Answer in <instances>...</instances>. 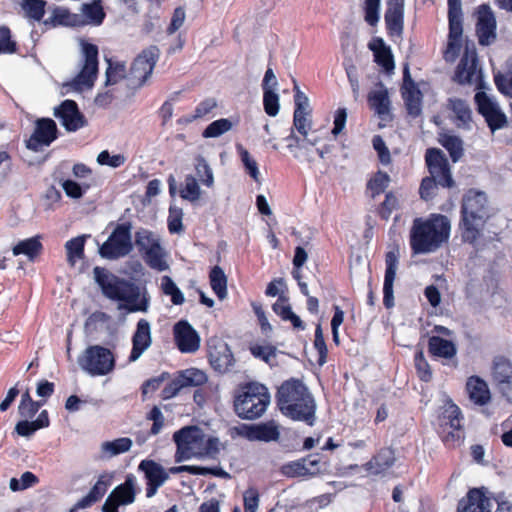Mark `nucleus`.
Returning a JSON list of instances; mask_svg holds the SVG:
<instances>
[{
  "label": "nucleus",
  "instance_id": "f257e3e1",
  "mask_svg": "<svg viewBox=\"0 0 512 512\" xmlns=\"http://www.w3.org/2000/svg\"><path fill=\"white\" fill-rule=\"evenodd\" d=\"M277 405L286 417L312 426L315 422L316 403L307 386L299 379L284 381L276 393Z\"/></svg>",
  "mask_w": 512,
  "mask_h": 512
},
{
  "label": "nucleus",
  "instance_id": "f03ea898",
  "mask_svg": "<svg viewBox=\"0 0 512 512\" xmlns=\"http://www.w3.org/2000/svg\"><path fill=\"white\" fill-rule=\"evenodd\" d=\"M451 224L443 214H430L413 220L409 243L413 254H427L438 250L450 236Z\"/></svg>",
  "mask_w": 512,
  "mask_h": 512
},
{
  "label": "nucleus",
  "instance_id": "7ed1b4c3",
  "mask_svg": "<svg viewBox=\"0 0 512 512\" xmlns=\"http://www.w3.org/2000/svg\"><path fill=\"white\" fill-rule=\"evenodd\" d=\"M176 445L175 462L180 463L191 458L216 459L222 444L218 437L207 435L197 425L184 426L173 434Z\"/></svg>",
  "mask_w": 512,
  "mask_h": 512
},
{
  "label": "nucleus",
  "instance_id": "20e7f679",
  "mask_svg": "<svg viewBox=\"0 0 512 512\" xmlns=\"http://www.w3.org/2000/svg\"><path fill=\"white\" fill-rule=\"evenodd\" d=\"M271 402L268 388L249 381L238 385L233 395V410L243 420H256L264 415Z\"/></svg>",
  "mask_w": 512,
  "mask_h": 512
},
{
  "label": "nucleus",
  "instance_id": "39448f33",
  "mask_svg": "<svg viewBox=\"0 0 512 512\" xmlns=\"http://www.w3.org/2000/svg\"><path fill=\"white\" fill-rule=\"evenodd\" d=\"M425 161L431 176L422 179L419 194L423 200L428 201L436 196L438 185L444 188H451L455 183L448 160L442 150L439 148H428L425 153Z\"/></svg>",
  "mask_w": 512,
  "mask_h": 512
},
{
  "label": "nucleus",
  "instance_id": "423d86ee",
  "mask_svg": "<svg viewBox=\"0 0 512 512\" xmlns=\"http://www.w3.org/2000/svg\"><path fill=\"white\" fill-rule=\"evenodd\" d=\"M463 419L460 408L448 400L443 406L442 412L438 415V435L448 449L459 447L464 439L465 433L461 421Z\"/></svg>",
  "mask_w": 512,
  "mask_h": 512
},
{
  "label": "nucleus",
  "instance_id": "0eeeda50",
  "mask_svg": "<svg viewBox=\"0 0 512 512\" xmlns=\"http://www.w3.org/2000/svg\"><path fill=\"white\" fill-rule=\"evenodd\" d=\"M78 364L90 376H105L115 369L116 356L102 345H90L78 357Z\"/></svg>",
  "mask_w": 512,
  "mask_h": 512
},
{
  "label": "nucleus",
  "instance_id": "6e6552de",
  "mask_svg": "<svg viewBox=\"0 0 512 512\" xmlns=\"http://www.w3.org/2000/svg\"><path fill=\"white\" fill-rule=\"evenodd\" d=\"M135 245L145 263L157 271H165L168 264L165 261V251L160 238L148 229L141 228L135 232Z\"/></svg>",
  "mask_w": 512,
  "mask_h": 512
},
{
  "label": "nucleus",
  "instance_id": "1a4fd4ad",
  "mask_svg": "<svg viewBox=\"0 0 512 512\" xmlns=\"http://www.w3.org/2000/svg\"><path fill=\"white\" fill-rule=\"evenodd\" d=\"M132 250V224L127 221L116 225L98 252L103 259L118 260L129 255Z\"/></svg>",
  "mask_w": 512,
  "mask_h": 512
},
{
  "label": "nucleus",
  "instance_id": "9d476101",
  "mask_svg": "<svg viewBox=\"0 0 512 512\" xmlns=\"http://www.w3.org/2000/svg\"><path fill=\"white\" fill-rule=\"evenodd\" d=\"M95 280L101 287L103 294L117 301L131 302L137 293L132 283L108 273L104 268H94Z\"/></svg>",
  "mask_w": 512,
  "mask_h": 512
},
{
  "label": "nucleus",
  "instance_id": "9b49d317",
  "mask_svg": "<svg viewBox=\"0 0 512 512\" xmlns=\"http://www.w3.org/2000/svg\"><path fill=\"white\" fill-rule=\"evenodd\" d=\"M208 381L206 373L197 368H188L177 371L174 376L167 380V383L161 390V398L169 400L176 397L185 388L201 387Z\"/></svg>",
  "mask_w": 512,
  "mask_h": 512
},
{
  "label": "nucleus",
  "instance_id": "f8f14e48",
  "mask_svg": "<svg viewBox=\"0 0 512 512\" xmlns=\"http://www.w3.org/2000/svg\"><path fill=\"white\" fill-rule=\"evenodd\" d=\"M159 57V48L156 45H151L143 49L133 60L129 74L138 86L143 85L151 76Z\"/></svg>",
  "mask_w": 512,
  "mask_h": 512
},
{
  "label": "nucleus",
  "instance_id": "ddd939ff",
  "mask_svg": "<svg viewBox=\"0 0 512 512\" xmlns=\"http://www.w3.org/2000/svg\"><path fill=\"white\" fill-rule=\"evenodd\" d=\"M135 497V477L133 474H129L125 481L116 486L108 495L102 506V512H119L120 506L132 504Z\"/></svg>",
  "mask_w": 512,
  "mask_h": 512
},
{
  "label": "nucleus",
  "instance_id": "4468645a",
  "mask_svg": "<svg viewBox=\"0 0 512 512\" xmlns=\"http://www.w3.org/2000/svg\"><path fill=\"white\" fill-rule=\"evenodd\" d=\"M173 341L177 349L183 354L196 353L201 345V338L196 329L185 319L173 325Z\"/></svg>",
  "mask_w": 512,
  "mask_h": 512
},
{
  "label": "nucleus",
  "instance_id": "2eb2a0df",
  "mask_svg": "<svg viewBox=\"0 0 512 512\" xmlns=\"http://www.w3.org/2000/svg\"><path fill=\"white\" fill-rule=\"evenodd\" d=\"M477 111L481 114L492 132L507 125L506 115L501 111L498 104L490 99L483 91L476 92L474 96Z\"/></svg>",
  "mask_w": 512,
  "mask_h": 512
},
{
  "label": "nucleus",
  "instance_id": "dca6fc26",
  "mask_svg": "<svg viewBox=\"0 0 512 512\" xmlns=\"http://www.w3.org/2000/svg\"><path fill=\"white\" fill-rule=\"evenodd\" d=\"M84 63L73 84L77 89L92 87L98 73V47L95 44L83 43Z\"/></svg>",
  "mask_w": 512,
  "mask_h": 512
},
{
  "label": "nucleus",
  "instance_id": "f3484780",
  "mask_svg": "<svg viewBox=\"0 0 512 512\" xmlns=\"http://www.w3.org/2000/svg\"><path fill=\"white\" fill-rule=\"evenodd\" d=\"M58 138V128L51 118H40L35 122L34 131L26 141V147L34 152L49 146Z\"/></svg>",
  "mask_w": 512,
  "mask_h": 512
},
{
  "label": "nucleus",
  "instance_id": "a211bd4d",
  "mask_svg": "<svg viewBox=\"0 0 512 512\" xmlns=\"http://www.w3.org/2000/svg\"><path fill=\"white\" fill-rule=\"evenodd\" d=\"M54 116L59 119L67 132H76L88 125V121L80 111L78 104L71 99H66L55 107Z\"/></svg>",
  "mask_w": 512,
  "mask_h": 512
},
{
  "label": "nucleus",
  "instance_id": "6ab92c4d",
  "mask_svg": "<svg viewBox=\"0 0 512 512\" xmlns=\"http://www.w3.org/2000/svg\"><path fill=\"white\" fill-rule=\"evenodd\" d=\"M293 92H294V113H293V126L304 138L307 137L311 129L312 121L310 119L311 109L309 107V99L304 92H302L293 79Z\"/></svg>",
  "mask_w": 512,
  "mask_h": 512
},
{
  "label": "nucleus",
  "instance_id": "aec40b11",
  "mask_svg": "<svg viewBox=\"0 0 512 512\" xmlns=\"http://www.w3.org/2000/svg\"><path fill=\"white\" fill-rule=\"evenodd\" d=\"M138 470L144 473L147 498L155 496L158 489L168 480V472L154 460H142L138 465Z\"/></svg>",
  "mask_w": 512,
  "mask_h": 512
},
{
  "label": "nucleus",
  "instance_id": "412c9836",
  "mask_svg": "<svg viewBox=\"0 0 512 512\" xmlns=\"http://www.w3.org/2000/svg\"><path fill=\"white\" fill-rule=\"evenodd\" d=\"M495 15L487 4H482L477 9L476 35L482 46H488L496 40Z\"/></svg>",
  "mask_w": 512,
  "mask_h": 512
},
{
  "label": "nucleus",
  "instance_id": "4be33fe9",
  "mask_svg": "<svg viewBox=\"0 0 512 512\" xmlns=\"http://www.w3.org/2000/svg\"><path fill=\"white\" fill-rule=\"evenodd\" d=\"M401 94L407 113L413 118L420 116L422 112V93L412 79L408 66H405L403 70Z\"/></svg>",
  "mask_w": 512,
  "mask_h": 512
},
{
  "label": "nucleus",
  "instance_id": "5701e85b",
  "mask_svg": "<svg viewBox=\"0 0 512 512\" xmlns=\"http://www.w3.org/2000/svg\"><path fill=\"white\" fill-rule=\"evenodd\" d=\"M399 263L398 248L390 250L385 254V275L383 284V304L387 309L394 306L393 285Z\"/></svg>",
  "mask_w": 512,
  "mask_h": 512
},
{
  "label": "nucleus",
  "instance_id": "b1692460",
  "mask_svg": "<svg viewBox=\"0 0 512 512\" xmlns=\"http://www.w3.org/2000/svg\"><path fill=\"white\" fill-rule=\"evenodd\" d=\"M493 499L486 495L485 489L471 488L457 506V512H491Z\"/></svg>",
  "mask_w": 512,
  "mask_h": 512
},
{
  "label": "nucleus",
  "instance_id": "393cba45",
  "mask_svg": "<svg viewBox=\"0 0 512 512\" xmlns=\"http://www.w3.org/2000/svg\"><path fill=\"white\" fill-rule=\"evenodd\" d=\"M478 57L475 47L466 45L464 53L456 67L454 81L458 84L471 83L477 71Z\"/></svg>",
  "mask_w": 512,
  "mask_h": 512
},
{
  "label": "nucleus",
  "instance_id": "a878e982",
  "mask_svg": "<svg viewBox=\"0 0 512 512\" xmlns=\"http://www.w3.org/2000/svg\"><path fill=\"white\" fill-rule=\"evenodd\" d=\"M152 344L151 325L148 320L140 319L136 324V330L132 335V349L129 355V362H134Z\"/></svg>",
  "mask_w": 512,
  "mask_h": 512
},
{
  "label": "nucleus",
  "instance_id": "bb28decb",
  "mask_svg": "<svg viewBox=\"0 0 512 512\" xmlns=\"http://www.w3.org/2000/svg\"><path fill=\"white\" fill-rule=\"evenodd\" d=\"M491 377L498 389L504 393L512 388V363L505 356H495L491 367Z\"/></svg>",
  "mask_w": 512,
  "mask_h": 512
},
{
  "label": "nucleus",
  "instance_id": "cd10ccee",
  "mask_svg": "<svg viewBox=\"0 0 512 512\" xmlns=\"http://www.w3.org/2000/svg\"><path fill=\"white\" fill-rule=\"evenodd\" d=\"M466 391L470 401L477 406H486L491 402L492 395L488 384L480 376L472 375L467 378Z\"/></svg>",
  "mask_w": 512,
  "mask_h": 512
},
{
  "label": "nucleus",
  "instance_id": "c85d7f7f",
  "mask_svg": "<svg viewBox=\"0 0 512 512\" xmlns=\"http://www.w3.org/2000/svg\"><path fill=\"white\" fill-rule=\"evenodd\" d=\"M208 361L211 367L219 373H226L234 364V356L227 344L210 346Z\"/></svg>",
  "mask_w": 512,
  "mask_h": 512
},
{
  "label": "nucleus",
  "instance_id": "c756f323",
  "mask_svg": "<svg viewBox=\"0 0 512 512\" xmlns=\"http://www.w3.org/2000/svg\"><path fill=\"white\" fill-rule=\"evenodd\" d=\"M384 19L388 34L400 35L404 26V1L387 0Z\"/></svg>",
  "mask_w": 512,
  "mask_h": 512
},
{
  "label": "nucleus",
  "instance_id": "7c9ffc66",
  "mask_svg": "<svg viewBox=\"0 0 512 512\" xmlns=\"http://www.w3.org/2000/svg\"><path fill=\"white\" fill-rule=\"evenodd\" d=\"M487 198L484 192L469 190L462 201L461 214L484 219L486 214Z\"/></svg>",
  "mask_w": 512,
  "mask_h": 512
},
{
  "label": "nucleus",
  "instance_id": "2f4dec72",
  "mask_svg": "<svg viewBox=\"0 0 512 512\" xmlns=\"http://www.w3.org/2000/svg\"><path fill=\"white\" fill-rule=\"evenodd\" d=\"M246 437L252 441L271 442L277 441L280 432L273 421L245 426Z\"/></svg>",
  "mask_w": 512,
  "mask_h": 512
},
{
  "label": "nucleus",
  "instance_id": "473e14b6",
  "mask_svg": "<svg viewBox=\"0 0 512 512\" xmlns=\"http://www.w3.org/2000/svg\"><path fill=\"white\" fill-rule=\"evenodd\" d=\"M396 461L394 450L390 447L381 448L366 464V469L374 475L388 471Z\"/></svg>",
  "mask_w": 512,
  "mask_h": 512
},
{
  "label": "nucleus",
  "instance_id": "72a5a7b5",
  "mask_svg": "<svg viewBox=\"0 0 512 512\" xmlns=\"http://www.w3.org/2000/svg\"><path fill=\"white\" fill-rule=\"evenodd\" d=\"M483 222L484 219L461 214L459 229L462 241L469 244H475L481 236Z\"/></svg>",
  "mask_w": 512,
  "mask_h": 512
},
{
  "label": "nucleus",
  "instance_id": "f704fd0d",
  "mask_svg": "<svg viewBox=\"0 0 512 512\" xmlns=\"http://www.w3.org/2000/svg\"><path fill=\"white\" fill-rule=\"evenodd\" d=\"M428 352L431 357L442 359H453L457 354V347L451 340L440 336H431L428 339Z\"/></svg>",
  "mask_w": 512,
  "mask_h": 512
},
{
  "label": "nucleus",
  "instance_id": "c9c22d12",
  "mask_svg": "<svg viewBox=\"0 0 512 512\" xmlns=\"http://www.w3.org/2000/svg\"><path fill=\"white\" fill-rule=\"evenodd\" d=\"M369 49L374 53V61L385 71L389 72L394 69V58L391 49L382 38H373L369 43Z\"/></svg>",
  "mask_w": 512,
  "mask_h": 512
},
{
  "label": "nucleus",
  "instance_id": "e433bc0d",
  "mask_svg": "<svg viewBox=\"0 0 512 512\" xmlns=\"http://www.w3.org/2000/svg\"><path fill=\"white\" fill-rule=\"evenodd\" d=\"M377 87L378 89L368 93L367 102L369 107L382 117L390 112V99L388 90L382 82H379Z\"/></svg>",
  "mask_w": 512,
  "mask_h": 512
},
{
  "label": "nucleus",
  "instance_id": "4c0bfd02",
  "mask_svg": "<svg viewBox=\"0 0 512 512\" xmlns=\"http://www.w3.org/2000/svg\"><path fill=\"white\" fill-rule=\"evenodd\" d=\"M46 27H57V26H69L76 27L83 24L81 16L78 14L71 13L68 9L62 7H56L52 15L44 20Z\"/></svg>",
  "mask_w": 512,
  "mask_h": 512
},
{
  "label": "nucleus",
  "instance_id": "58836bf2",
  "mask_svg": "<svg viewBox=\"0 0 512 512\" xmlns=\"http://www.w3.org/2000/svg\"><path fill=\"white\" fill-rule=\"evenodd\" d=\"M447 109L454 114V121L458 126H466L472 120V112L468 103L460 98H449Z\"/></svg>",
  "mask_w": 512,
  "mask_h": 512
},
{
  "label": "nucleus",
  "instance_id": "ea45409f",
  "mask_svg": "<svg viewBox=\"0 0 512 512\" xmlns=\"http://www.w3.org/2000/svg\"><path fill=\"white\" fill-rule=\"evenodd\" d=\"M110 486V480L106 479L105 476H100L97 482L90 489L89 493L79 500V506L90 507L94 503L98 502L106 494L108 487Z\"/></svg>",
  "mask_w": 512,
  "mask_h": 512
},
{
  "label": "nucleus",
  "instance_id": "a19ab883",
  "mask_svg": "<svg viewBox=\"0 0 512 512\" xmlns=\"http://www.w3.org/2000/svg\"><path fill=\"white\" fill-rule=\"evenodd\" d=\"M43 245L39 240V236L22 240L16 244L12 251L15 256L26 255L30 260H34L41 254Z\"/></svg>",
  "mask_w": 512,
  "mask_h": 512
},
{
  "label": "nucleus",
  "instance_id": "79ce46f5",
  "mask_svg": "<svg viewBox=\"0 0 512 512\" xmlns=\"http://www.w3.org/2000/svg\"><path fill=\"white\" fill-rule=\"evenodd\" d=\"M391 178L387 172L378 170L367 181L366 189L370 193L372 199L385 192L389 186Z\"/></svg>",
  "mask_w": 512,
  "mask_h": 512
},
{
  "label": "nucleus",
  "instance_id": "37998d69",
  "mask_svg": "<svg viewBox=\"0 0 512 512\" xmlns=\"http://www.w3.org/2000/svg\"><path fill=\"white\" fill-rule=\"evenodd\" d=\"M210 286L216 296L223 300L227 296V277L223 269L216 265L209 272Z\"/></svg>",
  "mask_w": 512,
  "mask_h": 512
},
{
  "label": "nucleus",
  "instance_id": "c03bdc74",
  "mask_svg": "<svg viewBox=\"0 0 512 512\" xmlns=\"http://www.w3.org/2000/svg\"><path fill=\"white\" fill-rule=\"evenodd\" d=\"M440 144L448 151L453 162H457L463 156V141L460 137L450 134H442Z\"/></svg>",
  "mask_w": 512,
  "mask_h": 512
},
{
  "label": "nucleus",
  "instance_id": "a18cd8bd",
  "mask_svg": "<svg viewBox=\"0 0 512 512\" xmlns=\"http://www.w3.org/2000/svg\"><path fill=\"white\" fill-rule=\"evenodd\" d=\"M400 208V201L393 191L385 193L384 200L377 206L376 214L381 220L388 221L392 213Z\"/></svg>",
  "mask_w": 512,
  "mask_h": 512
},
{
  "label": "nucleus",
  "instance_id": "49530a36",
  "mask_svg": "<svg viewBox=\"0 0 512 512\" xmlns=\"http://www.w3.org/2000/svg\"><path fill=\"white\" fill-rule=\"evenodd\" d=\"M194 166L199 181L208 188H211L214 184V176L206 159L202 155H197L195 157Z\"/></svg>",
  "mask_w": 512,
  "mask_h": 512
},
{
  "label": "nucleus",
  "instance_id": "de8ad7c7",
  "mask_svg": "<svg viewBox=\"0 0 512 512\" xmlns=\"http://www.w3.org/2000/svg\"><path fill=\"white\" fill-rule=\"evenodd\" d=\"M161 290L163 294L170 296L174 305H182L185 302L182 291L170 276L165 275L161 278Z\"/></svg>",
  "mask_w": 512,
  "mask_h": 512
},
{
  "label": "nucleus",
  "instance_id": "09e8293b",
  "mask_svg": "<svg viewBox=\"0 0 512 512\" xmlns=\"http://www.w3.org/2000/svg\"><path fill=\"white\" fill-rule=\"evenodd\" d=\"M201 196V190L197 180L192 175H186L184 184L180 189V197L191 202L197 201Z\"/></svg>",
  "mask_w": 512,
  "mask_h": 512
},
{
  "label": "nucleus",
  "instance_id": "8fccbe9b",
  "mask_svg": "<svg viewBox=\"0 0 512 512\" xmlns=\"http://www.w3.org/2000/svg\"><path fill=\"white\" fill-rule=\"evenodd\" d=\"M313 346L318 353L317 364L323 366L327 362L328 348L320 323L315 327Z\"/></svg>",
  "mask_w": 512,
  "mask_h": 512
},
{
  "label": "nucleus",
  "instance_id": "3c124183",
  "mask_svg": "<svg viewBox=\"0 0 512 512\" xmlns=\"http://www.w3.org/2000/svg\"><path fill=\"white\" fill-rule=\"evenodd\" d=\"M42 404V402L34 401L29 390H26L21 396V401L18 407L19 414L25 418H32L38 412Z\"/></svg>",
  "mask_w": 512,
  "mask_h": 512
},
{
  "label": "nucleus",
  "instance_id": "603ef678",
  "mask_svg": "<svg viewBox=\"0 0 512 512\" xmlns=\"http://www.w3.org/2000/svg\"><path fill=\"white\" fill-rule=\"evenodd\" d=\"M232 122L227 118H221L211 122L202 132L204 138H216L228 132L232 128Z\"/></svg>",
  "mask_w": 512,
  "mask_h": 512
},
{
  "label": "nucleus",
  "instance_id": "864d4df0",
  "mask_svg": "<svg viewBox=\"0 0 512 512\" xmlns=\"http://www.w3.org/2000/svg\"><path fill=\"white\" fill-rule=\"evenodd\" d=\"M46 2L44 0H24L22 8L26 16L34 21H41L45 15Z\"/></svg>",
  "mask_w": 512,
  "mask_h": 512
},
{
  "label": "nucleus",
  "instance_id": "5fc2aeb1",
  "mask_svg": "<svg viewBox=\"0 0 512 512\" xmlns=\"http://www.w3.org/2000/svg\"><path fill=\"white\" fill-rule=\"evenodd\" d=\"M414 365L418 378L423 382H430L432 380V369L426 360L422 350H418L414 355Z\"/></svg>",
  "mask_w": 512,
  "mask_h": 512
},
{
  "label": "nucleus",
  "instance_id": "6e6d98bb",
  "mask_svg": "<svg viewBox=\"0 0 512 512\" xmlns=\"http://www.w3.org/2000/svg\"><path fill=\"white\" fill-rule=\"evenodd\" d=\"M84 246L85 238L83 236L72 238L66 242L67 259L71 264L75 263V259L83 258Z\"/></svg>",
  "mask_w": 512,
  "mask_h": 512
},
{
  "label": "nucleus",
  "instance_id": "4d7b16f0",
  "mask_svg": "<svg viewBox=\"0 0 512 512\" xmlns=\"http://www.w3.org/2000/svg\"><path fill=\"white\" fill-rule=\"evenodd\" d=\"M306 460H303V458L297 459L295 461H290L288 463H285L281 466L280 472L289 478H296V477H306L307 476V469H306Z\"/></svg>",
  "mask_w": 512,
  "mask_h": 512
},
{
  "label": "nucleus",
  "instance_id": "13d9d810",
  "mask_svg": "<svg viewBox=\"0 0 512 512\" xmlns=\"http://www.w3.org/2000/svg\"><path fill=\"white\" fill-rule=\"evenodd\" d=\"M82 10L85 17L88 18L91 23L95 25L102 24L105 18V12L100 0H95L92 3L84 4Z\"/></svg>",
  "mask_w": 512,
  "mask_h": 512
},
{
  "label": "nucleus",
  "instance_id": "bf43d9fd",
  "mask_svg": "<svg viewBox=\"0 0 512 512\" xmlns=\"http://www.w3.org/2000/svg\"><path fill=\"white\" fill-rule=\"evenodd\" d=\"M263 106L267 115L274 117L278 114L280 109L279 96L274 89L263 90Z\"/></svg>",
  "mask_w": 512,
  "mask_h": 512
},
{
  "label": "nucleus",
  "instance_id": "052dcab7",
  "mask_svg": "<svg viewBox=\"0 0 512 512\" xmlns=\"http://www.w3.org/2000/svg\"><path fill=\"white\" fill-rule=\"evenodd\" d=\"M132 446V440L127 437L115 439L113 441H107L103 443V450L109 452L111 455H119L130 450Z\"/></svg>",
  "mask_w": 512,
  "mask_h": 512
},
{
  "label": "nucleus",
  "instance_id": "680f3d73",
  "mask_svg": "<svg viewBox=\"0 0 512 512\" xmlns=\"http://www.w3.org/2000/svg\"><path fill=\"white\" fill-rule=\"evenodd\" d=\"M237 150L246 169V172L251 176V178H253L255 181H258L260 173L257 162L250 156L249 152L242 145H237Z\"/></svg>",
  "mask_w": 512,
  "mask_h": 512
},
{
  "label": "nucleus",
  "instance_id": "e2e57ef3",
  "mask_svg": "<svg viewBox=\"0 0 512 512\" xmlns=\"http://www.w3.org/2000/svg\"><path fill=\"white\" fill-rule=\"evenodd\" d=\"M17 52V43L11 38V31L7 26H0V54H13Z\"/></svg>",
  "mask_w": 512,
  "mask_h": 512
},
{
  "label": "nucleus",
  "instance_id": "0e129e2a",
  "mask_svg": "<svg viewBox=\"0 0 512 512\" xmlns=\"http://www.w3.org/2000/svg\"><path fill=\"white\" fill-rule=\"evenodd\" d=\"M250 352L255 358L270 364L271 359L276 357L277 349L273 345L255 344L250 347Z\"/></svg>",
  "mask_w": 512,
  "mask_h": 512
},
{
  "label": "nucleus",
  "instance_id": "69168bd1",
  "mask_svg": "<svg viewBox=\"0 0 512 512\" xmlns=\"http://www.w3.org/2000/svg\"><path fill=\"white\" fill-rule=\"evenodd\" d=\"M260 494L257 488L249 487L243 493L244 512H257Z\"/></svg>",
  "mask_w": 512,
  "mask_h": 512
},
{
  "label": "nucleus",
  "instance_id": "338daca9",
  "mask_svg": "<svg viewBox=\"0 0 512 512\" xmlns=\"http://www.w3.org/2000/svg\"><path fill=\"white\" fill-rule=\"evenodd\" d=\"M381 0H364V19L370 26H375L379 21Z\"/></svg>",
  "mask_w": 512,
  "mask_h": 512
},
{
  "label": "nucleus",
  "instance_id": "774afa93",
  "mask_svg": "<svg viewBox=\"0 0 512 512\" xmlns=\"http://www.w3.org/2000/svg\"><path fill=\"white\" fill-rule=\"evenodd\" d=\"M217 106V103L215 99L213 98H207L203 101H201L195 108L194 114L191 115L188 119H186V122H192L196 119L203 118L210 114L212 110Z\"/></svg>",
  "mask_w": 512,
  "mask_h": 512
}]
</instances>
